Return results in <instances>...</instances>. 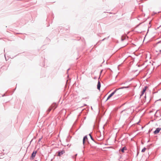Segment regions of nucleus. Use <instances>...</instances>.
<instances>
[{"instance_id":"obj_1","label":"nucleus","mask_w":161,"mask_h":161,"mask_svg":"<svg viewBox=\"0 0 161 161\" xmlns=\"http://www.w3.org/2000/svg\"><path fill=\"white\" fill-rule=\"evenodd\" d=\"M129 87V86H123L121 87H120L119 89H116L115 90H114L113 92H112L111 94H110L108 96L107 99L106 100V101H107L108 100L109 98H110L116 92V91L120 89H123L124 88H128Z\"/></svg>"},{"instance_id":"obj_2","label":"nucleus","mask_w":161,"mask_h":161,"mask_svg":"<svg viewBox=\"0 0 161 161\" xmlns=\"http://www.w3.org/2000/svg\"><path fill=\"white\" fill-rule=\"evenodd\" d=\"M37 153V151L34 150L33 151L32 153H31V156L30 157V159L31 160H33L34 159V158L35 157Z\"/></svg>"},{"instance_id":"obj_3","label":"nucleus","mask_w":161,"mask_h":161,"mask_svg":"<svg viewBox=\"0 0 161 161\" xmlns=\"http://www.w3.org/2000/svg\"><path fill=\"white\" fill-rule=\"evenodd\" d=\"M147 86H145L142 89V91L141 92V94H140V97L141 98L142 96L143 95L144 93L145 92L147 88Z\"/></svg>"},{"instance_id":"obj_4","label":"nucleus","mask_w":161,"mask_h":161,"mask_svg":"<svg viewBox=\"0 0 161 161\" xmlns=\"http://www.w3.org/2000/svg\"><path fill=\"white\" fill-rule=\"evenodd\" d=\"M65 153V152L64 150H61L57 152L58 153V156H61V155L63 154L64 153Z\"/></svg>"},{"instance_id":"obj_5","label":"nucleus","mask_w":161,"mask_h":161,"mask_svg":"<svg viewBox=\"0 0 161 161\" xmlns=\"http://www.w3.org/2000/svg\"><path fill=\"white\" fill-rule=\"evenodd\" d=\"M161 128H157L155 130H154L153 132V133L155 135L158 133L161 130Z\"/></svg>"},{"instance_id":"obj_6","label":"nucleus","mask_w":161,"mask_h":161,"mask_svg":"<svg viewBox=\"0 0 161 161\" xmlns=\"http://www.w3.org/2000/svg\"><path fill=\"white\" fill-rule=\"evenodd\" d=\"M86 140H88V138H87V136H84L83 138V145H84H84H85V141Z\"/></svg>"},{"instance_id":"obj_7","label":"nucleus","mask_w":161,"mask_h":161,"mask_svg":"<svg viewBox=\"0 0 161 161\" xmlns=\"http://www.w3.org/2000/svg\"><path fill=\"white\" fill-rule=\"evenodd\" d=\"M101 86V83L100 82L99 80H98V81L97 84V89L98 90H100Z\"/></svg>"},{"instance_id":"obj_8","label":"nucleus","mask_w":161,"mask_h":161,"mask_svg":"<svg viewBox=\"0 0 161 161\" xmlns=\"http://www.w3.org/2000/svg\"><path fill=\"white\" fill-rule=\"evenodd\" d=\"M50 107L52 108H54L53 110H54L57 107L56 104V103H53L51 105Z\"/></svg>"},{"instance_id":"obj_9","label":"nucleus","mask_w":161,"mask_h":161,"mask_svg":"<svg viewBox=\"0 0 161 161\" xmlns=\"http://www.w3.org/2000/svg\"><path fill=\"white\" fill-rule=\"evenodd\" d=\"M120 95L118 94H116L115 95V97H114V99L115 100H116L118 99L119 97H120Z\"/></svg>"},{"instance_id":"obj_10","label":"nucleus","mask_w":161,"mask_h":161,"mask_svg":"<svg viewBox=\"0 0 161 161\" xmlns=\"http://www.w3.org/2000/svg\"><path fill=\"white\" fill-rule=\"evenodd\" d=\"M127 149L126 147H124L122 148L121 149V151L122 153L124 152V151Z\"/></svg>"},{"instance_id":"obj_11","label":"nucleus","mask_w":161,"mask_h":161,"mask_svg":"<svg viewBox=\"0 0 161 161\" xmlns=\"http://www.w3.org/2000/svg\"><path fill=\"white\" fill-rule=\"evenodd\" d=\"M146 149V148L145 147H144L142 150V152H144Z\"/></svg>"},{"instance_id":"obj_12","label":"nucleus","mask_w":161,"mask_h":161,"mask_svg":"<svg viewBox=\"0 0 161 161\" xmlns=\"http://www.w3.org/2000/svg\"><path fill=\"white\" fill-rule=\"evenodd\" d=\"M52 109V108H51V107H50L48 108V109L47 110V111L48 112H50L51 110Z\"/></svg>"},{"instance_id":"obj_13","label":"nucleus","mask_w":161,"mask_h":161,"mask_svg":"<svg viewBox=\"0 0 161 161\" xmlns=\"http://www.w3.org/2000/svg\"><path fill=\"white\" fill-rule=\"evenodd\" d=\"M109 36H108L107 37L105 38H104L101 41H104V40H105L106 39H108V38H109Z\"/></svg>"},{"instance_id":"obj_14","label":"nucleus","mask_w":161,"mask_h":161,"mask_svg":"<svg viewBox=\"0 0 161 161\" xmlns=\"http://www.w3.org/2000/svg\"><path fill=\"white\" fill-rule=\"evenodd\" d=\"M125 37H123V36H122L121 37V40L122 41H123L124 40H125Z\"/></svg>"},{"instance_id":"obj_15","label":"nucleus","mask_w":161,"mask_h":161,"mask_svg":"<svg viewBox=\"0 0 161 161\" xmlns=\"http://www.w3.org/2000/svg\"><path fill=\"white\" fill-rule=\"evenodd\" d=\"M91 138V139L94 142H95V143H96V141L94 140V139L92 137V136H91V137H90Z\"/></svg>"},{"instance_id":"obj_16","label":"nucleus","mask_w":161,"mask_h":161,"mask_svg":"<svg viewBox=\"0 0 161 161\" xmlns=\"http://www.w3.org/2000/svg\"><path fill=\"white\" fill-rule=\"evenodd\" d=\"M103 70H102L100 72V76L98 78L99 79V78H100V76H101V75L102 72V71H103Z\"/></svg>"},{"instance_id":"obj_17","label":"nucleus","mask_w":161,"mask_h":161,"mask_svg":"<svg viewBox=\"0 0 161 161\" xmlns=\"http://www.w3.org/2000/svg\"><path fill=\"white\" fill-rule=\"evenodd\" d=\"M89 97H83L82 98L83 99H89Z\"/></svg>"},{"instance_id":"obj_18","label":"nucleus","mask_w":161,"mask_h":161,"mask_svg":"<svg viewBox=\"0 0 161 161\" xmlns=\"http://www.w3.org/2000/svg\"><path fill=\"white\" fill-rule=\"evenodd\" d=\"M161 43V40L160 41H159L158 42L156 43V44L157 45V44H158L159 43Z\"/></svg>"},{"instance_id":"obj_19","label":"nucleus","mask_w":161,"mask_h":161,"mask_svg":"<svg viewBox=\"0 0 161 161\" xmlns=\"http://www.w3.org/2000/svg\"><path fill=\"white\" fill-rule=\"evenodd\" d=\"M144 98H145V99H144V102H145V100H146V95H145V97H144Z\"/></svg>"},{"instance_id":"obj_20","label":"nucleus","mask_w":161,"mask_h":161,"mask_svg":"<svg viewBox=\"0 0 161 161\" xmlns=\"http://www.w3.org/2000/svg\"><path fill=\"white\" fill-rule=\"evenodd\" d=\"M77 154H75V156H74L73 158H75V157L77 155Z\"/></svg>"},{"instance_id":"obj_21","label":"nucleus","mask_w":161,"mask_h":161,"mask_svg":"<svg viewBox=\"0 0 161 161\" xmlns=\"http://www.w3.org/2000/svg\"><path fill=\"white\" fill-rule=\"evenodd\" d=\"M42 138V137H41V138H39V139L38 140V142H40L41 141Z\"/></svg>"},{"instance_id":"obj_22","label":"nucleus","mask_w":161,"mask_h":161,"mask_svg":"<svg viewBox=\"0 0 161 161\" xmlns=\"http://www.w3.org/2000/svg\"><path fill=\"white\" fill-rule=\"evenodd\" d=\"M125 110H123L122 111L120 112V114L122 113L123 112V111H125Z\"/></svg>"},{"instance_id":"obj_23","label":"nucleus","mask_w":161,"mask_h":161,"mask_svg":"<svg viewBox=\"0 0 161 161\" xmlns=\"http://www.w3.org/2000/svg\"><path fill=\"white\" fill-rule=\"evenodd\" d=\"M89 136H90V137H91V136H92V135H91V133H90L89 134Z\"/></svg>"},{"instance_id":"obj_24","label":"nucleus","mask_w":161,"mask_h":161,"mask_svg":"<svg viewBox=\"0 0 161 161\" xmlns=\"http://www.w3.org/2000/svg\"><path fill=\"white\" fill-rule=\"evenodd\" d=\"M127 82V81H126L125 82H124V83H122L121 84L122 85V84H125V83Z\"/></svg>"},{"instance_id":"obj_25","label":"nucleus","mask_w":161,"mask_h":161,"mask_svg":"<svg viewBox=\"0 0 161 161\" xmlns=\"http://www.w3.org/2000/svg\"><path fill=\"white\" fill-rule=\"evenodd\" d=\"M139 122H139V121L137 123V124H139Z\"/></svg>"},{"instance_id":"obj_26","label":"nucleus","mask_w":161,"mask_h":161,"mask_svg":"<svg viewBox=\"0 0 161 161\" xmlns=\"http://www.w3.org/2000/svg\"><path fill=\"white\" fill-rule=\"evenodd\" d=\"M97 78V77H95L94 79H96Z\"/></svg>"},{"instance_id":"obj_27","label":"nucleus","mask_w":161,"mask_h":161,"mask_svg":"<svg viewBox=\"0 0 161 161\" xmlns=\"http://www.w3.org/2000/svg\"><path fill=\"white\" fill-rule=\"evenodd\" d=\"M69 69H67V72H68V71L69 70Z\"/></svg>"},{"instance_id":"obj_28","label":"nucleus","mask_w":161,"mask_h":161,"mask_svg":"<svg viewBox=\"0 0 161 161\" xmlns=\"http://www.w3.org/2000/svg\"><path fill=\"white\" fill-rule=\"evenodd\" d=\"M34 139H36V137H35V136H34Z\"/></svg>"},{"instance_id":"obj_29","label":"nucleus","mask_w":161,"mask_h":161,"mask_svg":"<svg viewBox=\"0 0 161 161\" xmlns=\"http://www.w3.org/2000/svg\"><path fill=\"white\" fill-rule=\"evenodd\" d=\"M138 153H137V155H136V156H137V155H138Z\"/></svg>"},{"instance_id":"obj_30","label":"nucleus","mask_w":161,"mask_h":161,"mask_svg":"<svg viewBox=\"0 0 161 161\" xmlns=\"http://www.w3.org/2000/svg\"><path fill=\"white\" fill-rule=\"evenodd\" d=\"M33 139H32V140L30 142H31L33 140Z\"/></svg>"},{"instance_id":"obj_31","label":"nucleus","mask_w":161,"mask_h":161,"mask_svg":"<svg viewBox=\"0 0 161 161\" xmlns=\"http://www.w3.org/2000/svg\"><path fill=\"white\" fill-rule=\"evenodd\" d=\"M87 142H88V144H89V142H88V141H87Z\"/></svg>"},{"instance_id":"obj_32","label":"nucleus","mask_w":161,"mask_h":161,"mask_svg":"<svg viewBox=\"0 0 161 161\" xmlns=\"http://www.w3.org/2000/svg\"><path fill=\"white\" fill-rule=\"evenodd\" d=\"M157 111H158V110H157V111L156 112V113H155V114L157 113Z\"/></svg>"},{"instance_id":"obj_33","label":"nucleus","mask_w":161,"mask_h":161,"mask_svg":"<svg viewBox=\"0 0 161 161\" xmlns=\"http://www.w3.org/2000/svg\"><path fill=\"white\" fill-rule=\"evenodd\" d=\"M84 105H86V104H84Z\"/></svg>"},{"instance_id":"obj_34","label":"nucleus","mask_w":161,"mask_h":161,"mask_svg":"<svg viewBox=\"0 0 161 161\" xmlns=\"http://www.w3.org/2000/svg\"><path fill=\"white\" fill-rule=\"evenodd\" d=\"M35 161H38L37 160H35Z\"/></svg>"},{"instance_id":"obj_35","label":"nucleus","mask_w":161,"mask_h":161,"mask_svg":"<svg viewBox=\"0 0 161 161\" xmlns=\"http://www.w3.org/2000/svg\"><path fill=\"white\" fill-rule=\"evenodd\" d=\"M160 51H161V50H160Z\"/></svg>"}]
</instances>
